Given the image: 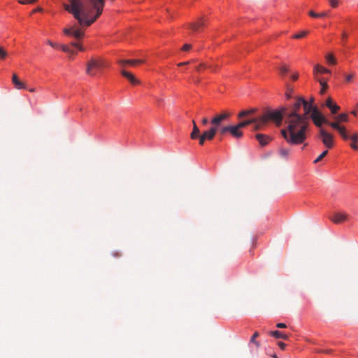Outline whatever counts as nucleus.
<instances>
[{
	"mask_svg": "<svg viewBox=\"0 0 358 358\" xmlns=\"http://www.w3.org/2000/svg\"><path fill=\"white\" fill-rule=\"evenodd\" d=\"M190 63V62H181V63H179L178 64V66H184V65H187Z\"/></svg>",
	"mask_w": 358,
	"mask_h": 358,
	"instance_id": "603ef678",
	"label": "nucleus"
},
{
	"mask_svg": "<svg viewBox=\"0 0 358 358\" xmlns=\"http://www.w3.org/2000/svg\"><path fill=\"white\" fill-rule=\"evenodd\" d=\"M106 63L101 58H92L87 64V74L94 76L96 73L105 67Z\"/></svg>",
	"mask_w": 358,
	"mask_h": 358,
	"instance_id": "20e7f679",
	"label": "nucleus"
},
{
	"mask_svg": "<svg viewBox=\"0 0 358 358\" xmlns=\"http://www.w3.org/2000/svg\"><path fill=\"white\" fill-rule=\"evenodd\" d=\"M254 112H255L254 109L243 110L239 113L238 117L241 118V117H245L247 115H249L250 114H252Z\"/></svg>",
	"mask_w": 358,
	"mask_h": 358,
	"instance_id": "c85d7f7f",
	"label": "nucleus"
},
{
	"mask_svg": "<svg viewBox=\"0 0 358 358\" xmlns=\"http://www.w3.org/2000/svg\"><path fill=\"white\" fill-rule=\"evenodd\" d=\"M191 48H192V45L190 44H185L182 46V50L183 51H187V50H190Z\"/></svg>",
	"mask_w": 358,
	"mask_h": 358,
	"instance_id": "a19ab883",
	"label": "nucleus"
},
{
	"mask_svg": "<svg viewBox=\"0 0 358 358\" xmlns=\"http://www.w3.org/2000/svg\"><path fill=\"white\" fill-rule=\"evenodd\" d=\"M8 56V52L4 50V48L0 46V59H4Z\"/></svg>",
	"mask_w": 358,
	"mask_h": 358,
	"instance_id": "473e14b6",
	"label": "nucleus"
},
{
	"mask_svg": "<svg viewBox=\"0 0 358 358\" xmlns=\"http://www.w3.org/2000/svg\"><path fill=\"white\" fill-rule=\"evenodd\" d=\"M276 327L278 328L282 329V328H285L287 327V325L285 323L279 322V323L276 324Z\"/></svg>",
	"mask_w": 358,
	"mask_h": 358,
	"instance_id": "de8ad7c7",
	"label": "nucleus"
},
{
	"mask_svg": "<svg viewBox=\"0 0 358 358\" xmlns=\"http://www.w3.org/2000/svg\"><path fill=\"white\" fill-rule=\"evenodd\" d=\"M225 133H229L236 138H240L243 136V132L236 125L225 126Z\"/></svg>",
	"mask_w": 358,
	"mask_h": 358,
	"instance_id": "f8f14e48",
	"label": "nucleus"
},
{
	"mask_svg": "<svg viewBox=\"0 0 358 358\" xmlns=\"http://www.w3.org/2000/svg\"><path fill=\"white\" fill-rule=\"evenodd\" d=\"M198 138L199 140V144L201 145H203L205 141L206 140L203 134L200 135Z\"/></svg>",
	"mask_w": 358,
	"mask_h": 358,
	"instance_id": "58836bf2",
	"label": "nucleus"
},
{
	"mask_svg": "<svg viewBox=\"0 0 358 358\" xmlns=\"http://www.w3.org/2000/svg\"><path fill=\"white\" fill-rule=\"evenodd\" d=\"M42 10V8H37L36 9H35L34 10V12H37V11H41Z\"/></svg>",
	"mask_w": 358,
	"mask_h": 358,
	"instance_id": "bf43d9fd",
	"label": "nucleus"
},
{
	"mask_svg": "<svg viewBox=\"0 0 358 358\" xmlns=\"http://www.w3.org/2000/svg\"><path fill=\"white\" fill-rule=\"evenodd\" d=\"M224 122V112L215 115L210 121L212 127L210 129H213L216 134L218 131L224 134V127L222 124Z\"/></svg>",
	"mask_w": 358,
	"mask_h": 358,
	"instance_id": "423d86ee",
	"label": "nucleus"
},
{
	"mask_svg": "<svg viewBox=\"0 0 358 358\" xmlns=\"http://www.w3.org/2000/svg\"><path fill=\"white\" fill-rule=\"evenodd\" d=\"M313 72L316 77V79L318 80V82L320 83V84L321 85V93L323 94V93H324V92L326 91V90L328 87L327 80H324V78H319L318 74H324V73L330 74L331 71L320 64H316L314 66Z\"/></svg>",
	"mask_w": 358,
	"mask_h": 358,
	"instance_id": "39448f33",
	"label": "nucleus"
},
{
	"mask_svg": "<svg viewBox=\"0 0 358 358\" xmlns=\"http://www.w3.org/2000/svg\"><path fill=\"white\" fill-rule=\"evenodd\" d=\"M326 60L329 64L334 65L336 63V58L334 57L333 54H327L326 55Z\"/></svg>",
	"mask_w": 358,
	"mask_h": 358,
	"instance_id": "393cba45",
	"label": "nucleus"
},
{
	"mask_svg": "<svg viewBox=\"0 0 358 358\" xmlns=\"http://www.w3.org/2000/svg\"><path fill=\"white\" fill-rule=\"evenodd\" d=\"M352 78H353V75L352 74L348 75L345 77V80L347 82H350L352 80Z\"/></svg>",
	"mask_w": 358,
	"mask_h": 358,
	"instance_id": "8fccbe9b",
	"label": "nucleus"
},
{
	"mask_svg": "<svg viewBox=\"0 0 358 358\" xmlns=\"http://www.w3.org/2000/svg\"><path fill=\"white\" fill-rule=\"evenodd\" d=\"M29 91L30 92H34L36 91V89H35V88H34V87H33V88H30V89H29Z\"/></svg>",
	"mask_w": 358,
	"mask_h": 358,
	"instance_id": "13d9d810",
	"label": "nucleus"
},
{
	"mask_svg": "<svg viewBox=\"0 0 358 358\" xmlns=\"http://www.w3.org/2000/svg\"><path fill=\"white\" fill-rule=\"evenodd\" d=\"M348 34L346 32L343 31L341 34V38H342V41L343 43H344L345 42V41L347 40L348 38Z\"/></svg>",
	"mask_w": 358,
	"mask_h": 358,
	"instance_id": "ea45409f",
	"label": "nucleus"
},
{
	"mask_svg": "<svg viewBox=\"0 0 358 358\" xmlns=\"http://www.w3.org/2000/svg\"><path fill=\"white\" fill-rule=\"evenodd\" d=\"M47 43H48V45H50V46H52V48H58V47L59 46V45H58V44H57V43H53V42H52V41H50V40H48V41H47Z\"/></svg>",
	"mask_w": 358,
	"mask_h": 358,
	"instance_id": "79ce46f5",
	"label": "nucleus"
},
{
	"mask_svg": "<svg viewBox=\"0 0 358 358\" xmlns=\"http://www.w3.org/2000/svg\"><path fill=\"white\" fill-rule=\"evenodd\" d=\"M270 334L275 338H282L284 340H287L288 338V336L286 334L278 330L272 331H271Z\"/></svg>",
	"mask_w": 358,
	"mask_h": 358,
	"instance_id": "412c9836",
	"label": "nucleus"
},
{
	"mask_svg": "<svg viewBox=\"0 0 358 358\" xmlns=\"http://www.w3.org/2000/svg\"><path fill=\"white\" fill-rule=\"evenodd\" d=\"M329 109L331 110V113L336 114L340 109V107L335 103Z\"/></svg>",
	"mask_w": 358,
	"mask_h": 358,
	"instance_id": "72a5a7b5",
	"label": "nucleus"
},
{
	"mask_svg": "<svg viewBox=\"0 0 358 358\" xmlns=\"http://www.w3.org/2000/svg\"><path fill=\"white\" fill-rule=\"evenodd\" d=\"M303 103L304 99L299 97L290 106L284 108L287 127L281 130V134L290 145L302 144L307 138L308 124L304 123L305 116L299 114Z\"/></svg>",
	"mask_w": 358,
	"mask_h": 358,
	"instance_id": "f257e3e1",
	"label": "nucleus"
},
{
	"mask_svg": "<svg viewBox=\"0 0 358 358\" xmlns=\"http://www.w3.org/2000/svg\"><path fill=\"white\" fill-rule=\"evenodd\" d=\"M331 6L334 8L336 7L338 5V0H329Z\"/></svg>",
	"mask_w": 358,
	"mask_h": 358,
	"instance_id": "c03bdc74",
	"label": "nucleus"
},
{
	"mask_svg": "<svg viewBox=\"0 0 358 358\" xmlns=\"http://www.w3.org/2000/svg\"><path fill=\"white\" fill-rule=\"evenodd\" d=\"M357 107H358V103H357Z\"/></svg>",
	"mask_w": 358,
	"mask_h": 358,
	"instance_id": "0e129e2a",
	"label": "nucleus"
},
{
	"mask_svg": "<svg viewBox=\"0 0 358 358\" xmlns=\"http://www.w3.org/2000/svg\"><path fill=\"white\" fill-rule=\"evenodd\" d=\"M204 25V20L203 18H200L196 22L189 23L188 27L193 33H197L201 31Z\"/></svg>",
	"mask_w": 358,
	"mask_h": 358,
	"instance_id": "9b49d317",
	"label": "nucleus"
},
{
	"mask_svg": "<svg viewBox=\"0 0 358 358\" xmlns=\"http://www.w3.org/2000/svg\"><path fill=\"white\" fill-rule=\"evenodd\" d=\"M202 134L204 136L205 138L208 141L213 139V138L215 136V134L214 133V131L213 129L207 130L204 131Z\"/></svg>",
	"mask_w": 358,
	"mask_h": 358,
	"instance_id": "4be33fe9",
	"label": "nucleus"
},
{
	"mask_svg": "<svg viewBox=\"0 0 358 358\" xmlns=\"http://www.w3.org/2000/svg\"><path fill=\"white\" fill-rule=\"evenodd\" d=\"M307 145V144H304L303 149Z\"/></svg>",
	"mask_w": 358,
	"mask_h": 358,
	"instance_id": "e2e57ef3",
	"label": "nucleus"
},
{
	"mask_svg": "<svg viewBox=\"0 0 358 358\" xmlns=\"http://www.w3.org/2000/svg\"><path fill=\"white\" fill-rule=\"evenodd\" d=\"M335 103L333 100L331 98H328L326 101L325 105L326 106L329 108L332 105Z\"/></svg>",
	"mask_w": 358,
	"mask_h": 358,
	"instance_id": "e433bc0d",
	"label": "nucleus"
},
{
	"mask_svg": "<svg viewBox=\"0 0 358 358\" xmlns=\"http://www.w3.org/2000/svg\"><path fill=\"white\" fill-rule=\"evenodd\" d=\"M313 99L311 100V102L309 103L306 100L304 99V103H303L302 105V107L303 108V110H304V113L303 114H301V115H304L305 117V120H304V123H306L308 124V115L309 114H311L314 110V108H317L316 106H314L313 105Z\"/></svg>",
	"mask_w": 358,
	"mask_h": 358,
	"instance_id": "9d476101",
	"label": "nucleus"
},
{
	"mask_svg": "<svg viewBox=\"0 0 358 358\" xmlns=\"http://www.w3.org/2000/svg\"><path fill=\"white\" fill-rule=\"evenodd\" d=\"M71 45L72 46L78 48L81 51L83 50V48L78 43L73 42V43H71Z\"/></svg>",
	"mask_w": 358,
	"mask_h": 358,
	"instance_id": "37998d69",
	"label": "nucleus"
},
{
	"mask_svg": "<svg viewBox=\"0 0 358 358\" xmlns=\"http://www.w3.org/2000/svg\"><path fill=\"white\" fill-rule=\"evenodd\" d=\"M338 122H348V117L346 113H341L339 114L336 117Z\"/></svg>",
	"mask_w": 358,
	"mask_h": 358,
	"instance_id": "bb28decb",
	"label": "nucleus"
},
{
	"mask_svg": "<svg viewBox=\"0 0 358 358\" xmlns=\"http://www.w3.org/2000/svg\"><path fill=\"white\" fill-rule=\"evenodd\" d=\"M327 13L325 12L317 13L314 12L313 10L309 11V15L312 17H324L327 16Z\"/></svg>",
	"mask_w": 358,
	"mask_h": 358,
	"instance_id": "a878e982",
	"label": "nucleus"
},
{
	"mask_svg": "<svg viewBox=\"0 0 358 358\" xmlns=\"http://www.w3.org/2000/svg\"><path fill=\"white\" fill-rule=\"evenodd\" d=\"M322 352L330 354L331 352V350H324L322 351Z\"/></svg>",
	"mask_w": 358,
	"mask_h": 358,
	"instance_id": "5fc2aeb1",
	"label": "nucleus"
},
{
	"mask_svg": "<svg viewBox=\"0 0 358 358\" xmlns=\"http://www.w3.org/2000/svg\"><path fill=\"white\" fill-rule=\"evenodd\" d=\"M271 354H273L272 352V350H266V355H268V356H271Z\"/></svg>",
	"mask_w": 358,
	"mask_h": 358,
	"instance_id": "6e6d98bb",
	"label": "nucleus"
},
{
	"mask_svg": "<svg viewBox=\"0 0 358 358\" xmlns=\"http://www.w3.org/2000/svg\"><path fill=\"white\" fill-rule=\"evenodd\" d=\"M326 124H328L333 129L337 130L344 140H347L349 138L345 127L340 125L338 122H329L328 120V122Z\"/></svg>",
	"mask_w": 358,
	"mask_h": 358,
	"instance_id": "1a4fd4ad",
	"label": "nucleus"
},
{
	"mask_svg": "<svg viewBox=\"0 0 358 358\" xmlns=\"http://www.w3.org/2000/svg\"><path fill=\"white\" fill-rule=\"evenodd\" d=\"M348 138L346 140H351L352 142L357 143L358 142V134H354L351 136L348 134Z\"/></svg>",
	"mask_w": 358,
	"mask_h": 358,
	"instance_id": "f704fd0d",
	"label": "nucleus"
},
{
	"mask_svg": "<svg viewBox=\"0 0 358 358\" xmlns=\"http://www.w3.org/2000/svg\"><path fill=\"white\" fill-rule=\"evenodd\" d=\"M59 47H60L62 48V50L64 52H66V53H69V54H74V51L71 50L67 45H59Z\"/></svg>",
	"mask_w": 358,
	"mask_h": 358,
	"instance_id": "2f4dec72",
	"label": "nucleus"
},
{
	"mask_svg": "<svg viewBox=\"0 0 358 358\" xmlns=\"http://www.w3.org/2000/svg\"><path fill=\"white\" fill-rule=\"evenodd\" d=\"M64 33L68 36H73L76 39H80L83 36V33L78 29H73V28H65Z\"/></svg>",
	"mask_w": 358,
	"mask_h": 358,
	"instance_id": "4468645a",
	"label": "nucleus"
},
{
	"mask_svg": "<svg viewBox=\"0 0 358 358\" xmlns=\"http://www.w3.org/2000/svg\"><path fill=\"white\" fill-rule=\"evenodd\" d=\"M298 76H298V74H297V73H296V74H293V75L292 76V80H297Z\"/></svg>",
	"mask_w": 358,
	"mask_h": 358,
	"instance_id": "864d4df0",
	"label": "nucleus"
},
{
	"mask_svg": "<svg viewBox=\"0 0 358 358\" xmlns=\"http://www.w3.org/2000/svg\"><path fill=\"white\" fill-rule=\"evenodd\" d=\"M278 346L280 347V348L281 350H285V348L286 347V344L285 343H283V342H281V341L278 342Z\"/></svg>",
	"mask_w": 358,
	"mask_h": 358,
	"instance_id": "a18cd8bd",
	"label": "nucleus"
},
{
	"mask_svg": "<svg viewBox=\"0 0 358 358\" xmlns=\"http://www.w3.org/2000/svg\"><path fill=\"white\" fill-rule=\"evenodd\" d=\"M285 117L284 108L281 110H270L258 117V121L255 126V130L261 129L267 124L268 121H273L277 124H280Z\"/></svg>",
	"mask_w": 358,
	"mask_h": 358,
	"instance_id": "7ed1b4c3",
	"label": "nucleus"
},
{
	"mask_svg": "<svg viewBox=\"0 0 358 358\" xmlns=\"http://www.w3.org/2000/svg\"><path fill=\"white\" fill-rule=\"evenodd\" d=\"M201 122H202V124L204 125L207 124L209 122L208 118H206V117L203 118Z\"/></svg>",
	"mask_w": 358,
	"mask_h": 358,
	"instance_id": "3c124183",
	"label": "nucleus"
},
{
	"mask_svg": "<svg viewBox=\"0 0 358 358\" xmlns=\"http://www.w3.org/2000/svg\"><path fill=\"white\" fill-rule=\"evenodd\" d=\"M310 116L315 125L320 129L323 124H327L328 122V120L318 110V108H314Z\"/></svg>",
	"mask_w": 358,
	"mask_h": 358,
	"instance_id": "0eeeda50",
	"label": "nucleus"
},
{
	"mask_svg": "<svg viewBox=\"0 0 358 358\" xmlns=\"http://www.w3.org/2000/svg\"><path fill=\"white\" fill-rule=\"evenodd\" d=\"M350 147L355 150H358V145H357V143H355V142H352L351 144H350Z\"/></svg>",
	"mask_w": 358,
	"mask_h": 358,
	"instance_id": "49530a36",
	"label": "nucleus"
},
{
	"mask_svg": "<svg viewBox=\"0 0 358 358\" xmlns=\"http://www.w3.org/2000/svg\"><path fill=\"white\" fill-rule=\"evenodd\" d=\"M259 334L257 331L255 332L254 334L252 336L250 340V345L252 348V345L254 344L256 348H258L259 346V343L258 341H256V338L258 337Z\"/></svg>",
	"mask_w": 358,
	"mask_h": 358,
	"instance_id": "5701e85b",
	"label": "nucleus"
},
{
	"mask_svg": "<svg viewBox=\"0 0 358 358\" xmlns=\"http://www.w3.org/2000/svg\"><path fill=\"white\" fill-rule=\"evenodd\" d=\"M279 154L281 157L287 159L289 154V150L284 148H280L279 149Z\"/></svg>",
	"mask_w": 358,
	"mask_h": 358,
	"instance_id": "b1692460",
	"label": "nucleus"
},
{
	"mask_svg": "<svg viewBox=\"0 0 358 358\" xmlns=\"http://www.w3.org/2000/svg\"><path fill=\"white\" fill-rule=\"evenodd\" d=\"M289 70L287 69V67L286 66H281L280 69V73L282 75V76H285L287 73H288Z\"/></svg>",
	"mask_w": 358,
	"mask_h": 358,
	"instance_id": "c9c22d12",
	"label": "nucleus"
},
{
	"mask_svg": "<svg viewBox=\"0 0 358 358\" xmlns=\"http://www.w3.org/2000/svg\"><path fill=\"white\" fill-rule=\"evenodd\" d=\"M255 137L262 146L266 145L271 140L270 136L263 134H257Z\"/></svg>",
	"mask_w": 358,
	"mask_h": 358,
	"instance_id": "dca6fc26",
	"label": "nucleus"
},
{
	"mask_svg": "<svg viewBox=\"0 0 358 358\" xmlns=\"http://www.w3.org/2000/svg\"><path fill=\"white\" fill-rule=\"evenodd\" d=\"M12 82L15 85V87L17 90L27 89V85L24 83L20 80L17 76L15 73L13 74Z\"/></svg>",
	"mask_w": 358,
	"mask_h": 358,
	"instance_id": "a211bd4d",
	"label": "nucleus"
},
{
	"mask_svg": "<svg viewBox=\"0 0 358 358\" xmlns=\"http://www.w3.org/2000/svg\"><path fill=\"white\" fill-rule=\"evenodd\" d=\"M192 124H193V129H192V133L190 134V137H191L192 139H196L201 135L200 134V130L198 128V127L196 126V122H194V120L192 121Z\"/></svg>",
	"mask_w": 358,
	"mask_h": 358,
	"instance_id": "aec40b11",
	"label": "nucleus"
},
{
	"mask_svg": "<svg viewBox=\"0 0 358 358\" xmlns=\"http://www.w3.org/2000/svg\"><path fill=\"white\" fill-rule=\"evenodd\" d=\"M203 66H204V65L203 64H200L199 65L195 66V69L197 71H200L203 68Z\"/></svg>",
	"mask_w": 358,
	"mask_h": 358,
	"instance_id": "09e8293b",
	"label": "nucleus"
},
{
	"mask_svg": "<svg viewBox=\"0 0 358 358\" xmlns=\"http://www.w3.org/2000/svg\"><path fill=\"white\" fill-rule=\"evenodd\" d=\"M328 153V150L323 151L315 160L314 163L316 164L321 161Z\"/></svg>",
	"mask_w": 358,
	"mask_h": 358,
	"instance_id": "7c9ffc66",
	"label": "nucleus"
},
{
	"mask_svg": "<svg viewBox=\"0 0 358 358\" xmlns=\"http://www.w3.org/2000/svg\"><path fill=\"white\" fill-rule=\"evenodd\" d=\"M293 94H294L293 90L288 86L287 87V90L285 92V99L287 100H289L290 99H292Z\"/></svg>",
	"mask_w": 358,
	"mask_h": 358,
	"instance_id": "cd10ccee",
	"label": "nucleus"
},
{
	"mask_svg": "<svg viewBox=\"0 0 358 358\" xmlns=\"http://www.w3.org/2000/svg\"><path fill=\"white\" fill-rule=\"evenodd\" d=\"M320 134L322 138V141L327 148H331L334 145V137L333 135L327 132L323 128L320 129Z\"/></svg>",
	"mask_w": 358,
	"mask_h": 358,
	"instance_id": "6e6552de",
	"label": "nucleus"
},
{
	"mask_svg": "<svg viewBox=\"0 0 358 358\" xmlns=\"http://www.w3.org/2000/svg\"><path fill=\"white\" fill-rule=\"evenodd\" d=\"M331 220L336 223L340 224L346 220L347 216L345 214L341 213H336L331 217Z\"/></svg>",
	"mask_w": 358,
	"mask_h": 358,
	"instance_id": "f3484780",
	"label": "nucleus"
},
{
	"mask_svg": "<svg viewBox=\"0 0 358 358\" xmlns=\"http://www.w3.org/2000/svg\"><path fill=\"white\" fill-rule=\"evenodd\" d=\"M117 62L122 69H124L126 65L134 66L136 64H143L145 61L143 59H119Z\"/></svg>",
	"mask_w": 358,
	"mask_h": 358,
	"instance_id": "ddd939ff",
	"label": "nucleus"
},
{
	"mask_svg": "<svg viewBox=\"0 0 358 358\" xmlns=\"http://www.w3.org/2000/svg\"><path fill=\"white\" fill-rule=\"evenodd\" d=\"M351 113H352V115H354L355 116H357V110H352V111L351 112Z\"/></svg>",
	"mask_w": 358,
	"mask_h": 358,
	"instance_id": "4d7b16f0",
	"label": "nucleus"
},
{
	"mask_svg": "<svg viewBox=\"0 0 358 358\" xmlns=\"http://www.w3.org/2000/svg\"><path fill=\"white\" fill-rule=\"evenodd\" d=\"M64 8L72 14L80 25L90 27L101 15L105 0H68Z\"/></svg>",
	"mask_w": 358,
	"mask_h": 358,
	"instance_id": "f03ea898",
	"label": "nucleus"
},
{
	"mask_svg": "<svg viewBox=\"0 0 358 358\" xmlns=\"http://www.w3.org/2000/svg\"><path fill=\"white\" fill-rule=\"evenodd\" d=\"M229 116V115L227 114V113L225 111V115H224V117H225V119Z\"/></svg>",
	"mask_w": 358,
	"mask_h": 358,
	"instance_id": "680f3d73",
	"label": "nucleus"
},
{
	"mask_svg": "<svg viewBox=\"0 0 358 358\" xmlns=\"http://www.w3.org/2000/svg\"><path fill=\"white\" fill-rule=\"evenodd\" d=\"M271 357H273V358H278V357H277L276 354H275V353H274V352H273V354H271Z\"/></svg>",
	"mask_w": 358,
	"mask_h": 358,
	"instance_id": "052dcab7",
	"label": "nucleus"
},
{
	"mask_svg": "<svg viewBox=\"0 0 358 358\" xmlns=\"http://www.w3.org/2000/svg\"><path fill=\"white\" fill-rule=\"evenodd\" d=\"M258 121V118H252L247 120L242 121L239 122L238 124H236L240 129L250 124H254L255 127L257 124V122Z\"/></svg>",
	"mask_w": 358,
	"mask_h": 358,
	"instance_id": "6ab92c4d",
	"label": "nucleus"
},
{
	"mask_svg": "<svg viewBox=\"0 0 358 358\" xmlns=\"http://www.w3.org/2000/svg\"><path fill=\"white\" fill-rule=\"evenodd\" d=\"M307 34H308V31H301L294 34L293 36V38H296V39H299V38H301L306 36L307 35Z\"/></svg>",
	"mask_w": 358,
	"mask_h": 358,
	"instance_id": "c756f323",
	"label": "nucleus"
},
{
	"mask_svg": "<svg viewBox=\"0 0 358 358\" xmlns=\"http://www.w3.org/2000/svg\"><path fill=\"white\" fill-rule=\"evenodd\" d=\"M121 74L124 78H126L132 85H137L140 83V81L136 78L132 73L125 71L124 69L121 70Z\"/></svg>",
	"mask_w": 358,
	"mask_h": 358,
	"instance_id": "2eb2a0df",
	"label": "nucleus"
},
{
	"mask_svg": "<svg viewBox=\"0 0 358 358\" xmlns=\"http://www.w3.org/2000/svg\"><path fill=\"white\" fill-rule=\"evenodd\" d=\"M37 0H20L18 2L21 4L33 3Z\"/></svg>",
	"mask_w": 358,
	"mask_h": 358,
	"instance_id": "4c0bfd02",
	"label": "nucleus"
}]
</instances>
